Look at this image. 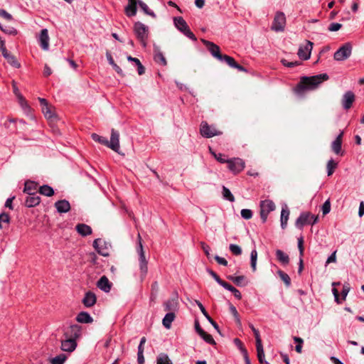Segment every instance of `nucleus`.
Returning <instances> with one entry per match:
<instances>
[{
    "mask_svg": "<svg viewBox=\"0 0 364 364\" xmlns=\"http://www.w3.org/2000/svg\"><path fill=\"white\" fill-rule=\"evenodd\" d=\"M139 6L146 15H149L153 18H156L155 13L153 11L150 10L149 6L144 2L139 0Z\"/></svg>",
    "mask_w": 364,
    "mask_h": 364,
    "instance_id": "79ce46f5",
    "label": "nucleus"
},
{
    "mask_svg": "<svg viewBox=\"0 0 364 364\" xmlns=\"http://www.w3.org/2000/svg\"><path fill=\"white\" fill-rule=\"evenodd\" d=\"M0 29L4 33L9 34V35H11V36H16L18 33V31L15 28L11 27V26H4V27L1 23H0Z\"/></svg>",
    "mask_w": 364,
    "mask_h": 364,
    "instance_id": "c03bdc74",
    "label": "nucleus"
},
{
    "mask_svg": "<svg viewBox=\"0 0 364 364\" xmlns=\"http://www.w3.org/2000/svg\"><path fill=\"white\" fill-rule=\"evenodd\" d=\"M154 59L156 63H157L163 66H165L167 65V61H166L164 54L159 50H154Z\"/></svg>",
    "mask_w": 364,
    "mask_h": 364,
    "instance_id": "e433bc0d",
    "label": "nucleus"
},
{
    "mask_svg": "<svg viewBox=\"0 0 364 364\" xmlns=\"http://www.w3.org/2000/svg\"><path fill=\"white\" fill-rule=\"evenodd\" d=\"M82 301L84 306L87 308L93 306L97 301L95 294L92 291L86 292Z\"/></svg>",
    "mask_w": 364,
    "mask_h": 364,
    "instance_id": "4be33fe9",
    "label": "nucleus"
},
{
    "mask_svg": "<svg viewBox=\"0 0 364 364\" xmlns=\"http://www.w3.org/2000/svg\"><path fill=\"white\" fill-rule=\"evenodd\" d=\"M201 41L214 58L218 60L221 58L223 54H221L220 47L218 45L205 39H201Z\"/></svg>",
    "mask_w": 364,
    "mask_h": 364,
    "instance_id": "ddd939ff",
    "label": "nucleus"
},
{
    "mask_svg": "<svg viewBox=\"0 0 364 364\" xmlns=\"http://www.w3.org/2000/svg\"><path fill=\"white\" fill-rule=\"evenodd\" d=\"M93 247L100 255L105 257L109 255V250L106 246V243L102 239H95L93 242Z\"/></svg>",
    "mask_w": 364,
    "mask_h": 364,
    "instance_id": "f3484780",
    "label": "nucleus"
},
{
    "mask_svg": "<svg viewBox=\"0 0 364 364\" xmlns=\"http://www.w3.org/2000/svg\"><path fill=\"white\" fill-rule=\"evenodd\" d=\"M322 213L323 215L328 214L331 210V203L329 200H327L324 202V203L322 205Z\"/></svg>",
    "mask_w": 364,
    "mask_h": 364,
    "instance_id": "6e6d98bb",
    "label": "nucleus"
},
{
    "mask_svg": "<svg viewBox=\"0 0 364 364\" xmlns=\"http://www.w3.org/2000/svg\"><path fill=\"white\" fill-rule=\"evenodd\" d=\"M313 43L307 41L305 46H300L297 55L300 59L306 60L310 58Z\"/></svg>",
    "mask_w": 364,
    "mask_h": 364,
    "instance_id": "4468645a",
    "label": "nucleus"
},
{
    "mask_svg": "<svg viewBox=\"0 0 364 364\" xmlns=\"http://www.w3.org/2000/svg\"><path fill=\"white\" fill-rule=\"evenodd\" d=\"M76 320L81 323H91L93 322L92 317L86 311L80 312L76 317Z\"/></svg>",
    "mask_w": 364,
    "mask_h": 364,
    "instance_id": "2f4dec72",
    "label": "nucleus"
},
{
    "mask_svg": "<svg viewBox=\"0 0 364 364\" xmlns=\"http://www.w3.org/2000/svg\"><path fill=\"white\" fill-rule=\"evenodd\" d=\"M39 42L41 47L47 50L49 48V36L48 32L46 28H43L41 30L40 36H39Z\"/></svg>",
    "mask_w": 364,
    "mask_h": 364,
    "instance_id": "393cba45",
    "label": "nucleus"
},
{
    "mask_svg": "<svg viewBox=\"0 0 364 364\" xmlns=\"http://www.w3.org/2000/svg\"><path fill=\"white\" fill-rule=\"evenodd\" d=\"M281 63L284 66L288 67V68H294L295 66H297L301 64L299 61H294V62H289L286 59H282Z\"/></svg>",
    "mask_w": 364,
    "mask_h": 364,
    "instance_id": "3c124183",
    "label": "nucleus"
},
{
    "mask_svg": "<svg viewBox=\"0 0 364 364\" xmlns=\"http://www.w3.org/2000/svg\"><path fill=\"white\" fill-rule=\"evenodd\" d=\"M275 209V205L270 200H264L260 202V218L263 223L267 221L268 214Z\"/></svg>",
    "mask_w": 364,
    "mask_h": 364,
    "instance_id": "6e6552de",
    "label": "nucleus"
},
{
    "mask_svg": "<svg viewBox=\"0 0 364 364\" xmlns=\"http://www.w3.org/2000/svg\"><path fill=\"white\" fill-rule=\"evenodd\" d=\"M173 22L177 29H178L186 36L194 41H197L196 36L190 30L187 23L181 16L174 17Z\"/></svg>",
    "mask_w": 364,
    "mask_h": 364,
    "instance_id": "7ed1b4c3",
    "label": "nucleus"
},
{
    "mask_svg": "<svg viewBox=\"0 0 364 364\" xmlns=\"http://www.w3.org/2000/svg\"><path fill=\"white\" fill-rule=\"evenodd\" d=\"M233 342H234L235 345L237 347V348L240 350L242 354L243 355V357L245 360L246 364H250V360L249 358L248 351L244 346L242 342L237 338H235L233 340Z\"/></svg>",
    "mask_w": 364,
    "mask_h": 364,
    "instance_id": "cd10ccee",
    "label": "nucleus"
},
{
    "mask_svg": "<svg viewBox=\"0 0 364 364\" xmlns=\"http://www.w3.org/2000/svg\"><path fill=\"white\" fill-rule=\"evenodd\" d=\"M38 189V184L34 181H28L24 184L23 192L28 195L36 194Z\"/></svg>",
    "mask_w": 364,
    "mask_h": 364,
    "instance_id": "473e14b6",
    "label": "nucleus"
},
{
    "mask_svg": "<svg viewBox=\"0 0 364 364\" xmlns=\"http://www.w3.org/2000/svg\"><path fill=\"white\" fill-rule=\"evenodd\" d=\"M298 248H299V250L300 257H302L303 255H304V240H303L302 237H299L298 239Z\"/></svg>",
    "mask_w": 364,
    "mask_h": 364,
    "instance_id": "13d9d810",
    "label": "nucleus"
},
{
    "mask_svg": "<svg viewBox=\"0 0 364 364\" xmlns=\"http://www.w3.org/2000/svg\"><path fill=\"white\" fill-rule=\"evenodd\" d=\"M139 1V0H128V4L124 9L125 14L127 16L132 17L136 14Z\"/></svg>",
    "mask_w": 364,
    "mask_h": 364,
    "instance_id": "412c9836",
    "label": "nucleus"
},
{
    "mask_svg": "<svg viewBox=\"0 0 364 364\" xmlns=\"http://www.w3.org/2000/svg\"><path fill=\"white\" fill-rule=\"evenodd\" d=\"M75 229L77 232L83 237L92 234V228H90V226L84 223L77 224L75 227Z\"/></svg>",
    "mask_w": 364,
    "mask_h": 364,
    "instance_id": "7c9ffc66",
    "label": "nucleus"
},
{
    "mask_svg": "<svg viewBox=\"0 0 364 364\" xmlns=\"http://www.w3.org/2000/svg\"><path fill=\"white\" fill-rule=\"evenodd\" d=\"M5 59L7 60V63L12 67L15 68H21V63L17 60L14 55L10 53L7 57L5 58Z\"/></svg>",
    "mask_w": 364,
    "mask_h": 364,
    "instance_id": "ea45409f",
    "label": "nucleus"
},
{
    "mask_svg": "<svg viewBox=\"0 0 364 364\" xmlns=\"http://www.w3.org/2000/svg\"><path fill=\"white\" fill-rule=\"evenodd\" d=\"M196 304L199 307L200 310L201 311L202 314L204 315V316L207 318V320L211 323V325L215 328L217 331H219V326L218 323L209 316L208 313L205 310L203 305L198 300H195Z\"/></svg>",
    "mask_w": 364,
    "mask_h": 364,
    "instance_id": "c85d7f7f",
    "label": "nucleus"
},
{
    "mask_svg": "<svg viewBox=\"0 0 364 364\" xmlns=\"http://www.w3.org/2000/svg\"><path fill=\"white\" fill-rule=\"evenodd\" d=\"M355 101V95L352 91H348L346 92L343 97H342V105L343 107L348 110L349 109L352 105L353 102Z\"/></svg>",
    "mask_w": 364,
    "mask_h": 364,
    "instance_id": "aec40b11",
    "label": "nucleus"
},
{
    "mask_svg": "<svg viewBox=\"0 0 364 364\" xmlns=\"http://www.w3.org/2000/svg\"><path fill=\"white\" fill-rule=\"evenodd\" d=\"M229 249L230 252L235 255H240L242 253V250L237 245L231 244Z\"/></svg>",
    "mask_w": 364,
    "mask_h": 364,
    "instance_id": "8fccbe9b",
    "label": "nucleus"
},
{
    "mask_svg": "<svg viewBox=\"0 0 364 364\" xmlns=\"http://www.w3.org/2000/svg\"><path fill=\"white\" fill-rule=\"evenodd\" d=\"M337 166H338V163L336 162L332 159L328 161L326 168H327V174L328 176H331L333 173Z\"/></svg>",
    "mask_w": 364,
    "mask_h": 364,
    "instance_id": "a19ab883",
    "label": "nucleus"
},
{
    "mask_svg": "<svg viewBox=\"0 0 364 364\" xmlns=\"http://www.w3.org/2000/svg\"><path fill=\"white\" fill-rule=\"evenodd\" d=\"M286 25V16L283 12L276 13L273 22L272 23V30L279 32L283 31Z\"/></svg>",
    "mask_w": 364,
    "mask_h": 364,
    "instance_id": "1a4fd4ad",
    "label": "nucleus"
},
{
    "mask_svg": "<svg viewBox=\"0 0 364 364\" xmlns=\"http://www.w3.org/2000/svg\"><path fill=\"white\" fill-rule=\"evenodd\" d=\"M257 256V252L255 250L252 251V271L256 269Z\"/></svg>",
    "mask_w": 364,
    "mask_h": 364,
    "instance_id": "680f3d73",
    "label": "nucleus"
},
{
    "mask_svg": "<svg viewBox=\"0 0 364 364\" xmlns=\"http://www.w3.org/2000/svg\"><path fill=\"white\" fill-rule=\"evenodd\" d=\"M15 196H12L11 198H9L5 203V207L9 208L10 210H13L14 207L12 205L13 200H14Z\"/></svg>",
    "mask_w": 364,
    "mask_h": 364,
    "instance_id": "69168bd1",
    "label": "nucleus"
},
{
    "mask_svg": "<svg viewBox=\"0 0 364 364\" xmlns=\"http://www.w3.org/2000/svg\"><path fill=\"white\" fill-rule=\"evenodd\" d=\"M276 257L278 261L284 265H287L289 262V256L281 250H277L276 251Z\"/></svg>",
    "mask_w": 364,
    "mask_h": 364,
    "instance_id": "4c0bfd02",
    "label": "nucleus"
},
{
    "mask_svg": "<svg viewBox=\"0 0 364 364\" xmlns=\"http://www.w3.org/2000/svg\"><path fill=\"white\" fill-rule=\"evenodd\" d=\"M241 215L245 219L250 218V209H243L241 210Z\"/></svg>",
    "mask_w": 364,
    "mask_h": 364,
    "instance_id": "774afa93",
    "label": "nucleus"
},
{
    "mask_svg": "<svg viewBox=\"0 0 364 364\" xmlns=\"http://www.w3.org/2000/svg\"><path fill=\"white\" fill-rule=\"evenodd\" d=\"M278 274L280 279L284 282L287 287H289L291 285V279L289 276L282 270L278 271Z\"/></svg>",
    "mask_w": 364,
    "mask_h": 364,
    "instance_id": "a18cd8bd",
    "label": "nucleus"
},
{
    "mask_svg": "<svg viewBox=\"0 0 364 364\" xmlns=\"http://www.w3.org/2000/svg\"><path fill=\"white\" fill-rule=\"evenodd\" d=\"M219 60L226 63L231 68H234L237 63L232 57L228 55H222L221 58Z\"/></svg>",
    "mask_w": 364,
    "mask_h": 364,
    "instance_id": "37998d69",
    "label": "nucleus"
},
{
    "mask_svg": "<svg viewBox=\"0 0 364 364\" xmlns=\"http://www.w3.org/2000/svg\"><path fill=\"white\" fill-rule=\"evenodd\" d=\"M134 31L144 47L146 46L148 38V27L141 22H136L134 25Z\"/></svg>",
    "mask_w": 364,
    "mask_h": 364,
    "instance_id": "39448f33",
    "label": "nucleus"
},
{
    "mask_svg": "<svg viewBox=\"0 0 364 364\" xmlns=\"http://www.w3.org/2000/svg\"><path fill=\"white\" fill-rule=\"evenodd\" d=\"M97 287L105 293L110 291L112 283L106 276H102L97 282Z\"/></svg>",
    "mask_w": 364,
    "mask_h": 364,
    "instance_id": "5701e85b",
    "label": "nucleus"
},
{
    "mask_svg": "<svg viewBox=\"0 0 364 364\" xmlns=\"http://www.w3.org/2000/svg\"><path fill=\"white\" fill-rule=\"evenodd\" d=\"M175 317H176L175 313H173V312H168L165 315V316H164V318H163V321H162V323H163L164 326L166 328L169 329L171 328V323L175 319Z\"/></svg>",
    "mask_w": 364,
    "mask_h": 364,
    "instance_id": "f704fd0d",
    "label": "nucleus"
},
{
    "mask_svg": "<svg viewBox=\"0 0 364 364\" xmlns=\"http://www.w3.org/2000/svg\"><path fill=\"white\" fill-rule=\"evenodd\" d=\"M81 335V326L77 324L69 326L64 333L65 338H72L76 341Z\"/></svg>",
    "mask_w": 364,
    "mask_h": 364,
    "instance_id": "2eb2a0df",
    "label": "nucleus"
},
{
    "mask_svg": "<svg viewBox=\"0 0 364 364\" xmlns=\"http://www.w3.org/2000/svg\"><path fill=\"white\" fill-rule=\"evenodd\" d=\"M201 248L203 249L204 253L207 256L208 258H210V247L208 245L205 243L204 242H200V243Z\"/></svg>",
    "mask_w": 364,
    "mask_h": 364,
    "instance_id": "864d4df0",
    "label": "nucleus"
},
{
    "mask_svg": "<svg viewBox=\"0 0 364 364\" xmlns=\"http://www.w3.org/2000/svg\"><path fill=\"white\" fill-rule=\"evenodd\" d=\"M200 336L201 338H203V339L206 343L211 344V345L215 344V342L213 336L211 335L208 334V333H206L205 331H204V334H201Z\"/></svg>",
    "mask_w": 364,
    "mask_h": 364,
    "instance_id": "09e8293b",
    "label": "nucleus"
},
{
    "mask_svg": "<svg viewBox=\"0 0 364 364\" xmlns=\"http://www.w3.org/2000/svg\"><path fill=\"white\" fill-rule=\"evenodd\" d=\"M139 253V263L140 269V277L141 280L146 277L148 272V262L146 259L145 254L143 249V245L140 244V250H138Z\"/></svg>",
    "mask_w": 364,
    "mask_h": 364,
    "instance_id": "9b49d317",
    "label": "nucleus"
},
{
    "mask_svg": "<svg viewBox=\"0 0 364 364\" xmlns=\"http://www.w3.org/2000/svg\"><path fill=\"white\" fill-rule=\"evenodd\" d=\"M66 360V355L64 354H60L55 358H52V364H63Z\"/></svg>",
    "mask_w": 364,
    "mask_h": 364,
    "instance_id": "de8ad7c7",
    "label": "nucleus"
},
{
    "mask_svg": "<svg viewBox=\"0 0 364 364\" xmlns=\"http://www.w3.org/2000/svg\"><path fill=\"white\" fill-rule=\"evenodd\" d=\"M318 221V216L311 215L309 212H304L300 214L299 217L296 220V226L302 229L305 225H314Z\"/></svg>",
    "mask_w": 364,
    "mask_h": 364,
    "instance_id": "20e7f679",
    "label": "nucleus"
},
{
    "mask_svg": "<svg viewBox=\"0 0 364 364\" xmlns=\"http://www.w3.org/2000/svg\"><path fill=\"white\" fill-rule=\"evenodd\" d=\"M213 155L215 156V158L219 162L224 164L228 163V159H226V156L222 154H216L215 152H212Z\"/></svg>",
    "mask_w": 364,
    "mask_h": 364,
    "instance_id": "5fc2aeb1",
    "label": "nucleus"
},
{
    "mask_svg": "<svg viewBox=\"0 0 364 364\" xmlns=\"http://www.w3.org/2000/svg\"><path fill=\"white\" fill-rule=\"evenodd\" d=\"M15 122H16L15 119H10L8 121L4 122V126H5L6 128L10 129L11 132H15L16 129L15 126L14 127H11V124H14Z\"/></svg>",
    "mask_w": 364,
    "mask_h": 364,
    "instance_id": "4d7b16f0",
    "label": "nucleus"
},
{
    "mask_svg": "<svg viewBox=\"0 0 364 364\" xmlns=\"http://www.w3.org/2000/svg\"><path fill=\"white\" fill-rule=\"evenodd\" d=\"M41 202V198L36 194L28 195L25 200V205L28 208H33L38 205Z\"/></svg>",
    "mask_w": 364,
    "mask_h": 364,
    "instance_id": "bb28decb",
    "label": "nucleus"
},
{
    "mask_svg": "<svg viewBox=\"0 0 364 364\" xmlns=\"http://www.w3.org/2000/svg\"><path fill=\"white\" fill-rule=\"evenodd\" d=\"M119 133L114 129H111L110 141H108L107 138L101 136L97 134L93 133L91 134V138L93 141L98 142L100 144L105 145L114 151L119 153Z\"/></svg>",
    "mask_w": 364,
    "mask_h": 364,
    "instance_id": "f03ea898",
    "label": "nucleus"
},
{
    "mask_svg": "<svg viewBox=\"0 0 364 364\" xmlns=\"http://www.w3.org/2000/svg\"><path fill=\"white\" fill-rule=\"evenodd\" d=\"M349 291H350L349 284H344L343 287L342 291H341V294H342L343 299H346V297L348 293L349 292Z\"/></svg>",
    "mask_w": 364,
    "mask_h": 364,
    "instance_id": "0e129e2a",
    "label": "nucleus"
},
{
    "mask_svg": "<svg viewBox=\"0 0 364 364\" xmlns=\"http://www.w3.org/2000/svg\"><path fill=\"white\" fill-rule=\"evenodd\" d=\"M342 27V25L339 23H331L328 26L329 31H337Z\"/></svg>",
    "mask_w": 364,
    "mask_h": 364,
    "instance_id": "bf43d9fd",
    "label": "nucleus"
},
{
    "mask_svg": "<svg viewBox=\"0 0 364 364\" xmlns=\"http://www.w3.org/2000/svg\"><path fill=\"white\" fill-rule=\"evenodd\" d=\"M38 101L41 104L42 112L44 114V116L47 119H53L55 117L53 107L49 105L48 101L46 99L41 97H38Z\"/></svg>",
    "mask_w": 364,
    "mask_h": 364,
    "instance_id": "dca6fc26",
    "label": "nucleus"
},
{
    "mask_svg": "<svg viewBox=\"0 0 364 364\" xmlns=\"http://www.w3.org/2000/svg\"><path fill=\"white\" fill-rule=\"evenodd\" d=\"M326 73L313 76H303L299 82L294 87V92L298 95H302L307 90H316L323 82L328 80Z\"/></svg>",
    "mask_w": 364,
    "mask_h": 364,
    "instance_id": "f257e3e1",
    "label": "nucleus"
},
{
    "mask_svg": "<svg viewBox=\"0 0 364 364\" xmlns=\"http://www.w3.org/2000/svg\"><path fill=\"white\" fill-rule=\"evenodd\" d=\"M38 192L40 194L46 196H52L54 195L53 188L48 185H43L40 186L38 189Z\"/></svg>",
    "mask_w": 364,
    "mask_h": 364,
    "instance_id": "58836bf2",
    "label": "nucleus"
},
{
    "mask_svg": "<svg viewBox=\"0 0 364 364\" xmlns=\"http://www.w3.org/2000/svg\"><path fill=\"white\" fill-rule=\"evenodd\" d=\"M55 207L59 213H66L70 210V204L67 200H60L55 203Z\"/></svg>",
    "mask_w": 364,
    "mask_h": 364,
    "instance_id": "a878e982",
    "label": "nucleus"
},
{
    "mask_svg": "<svg viewBox=\"0 0 364 364\" xmlns=\"http://www.w3.org/2000/svg\"><path fill=\"white\" fill-rule=\"evenodd\" d=\"M343 135V132H341L336 138V139L331 144V149L332 151L337 155H343V151H342V138Z\"/></svg>",
    "mask_w": 364,
    "mask_h": 364,
    "instance_id": "6ab92c4d",
    "label": "nucleus"
},
{
    "mask_svg": "<svg viewBox=\"0 0 364 364\" xmlns=\"http://www.w3.org/2000/svg\"><path fill=\"white\" fill-rule=\"evenodd\" d=\"M289 216V210L287 206L285 205L282 207L281 211V227L282 229H284L287 227V220Z\"/></svg>",
    "mask_w": 364,
    "mask_h": 364,
    "instance_id": "72a5a7b5",
    "label": "nucleus"
},
{
    "mask_svg": "<svg viewBox=\"0 0 364 364\" xmlns=\"http://www.w3.org/2000/svg\"><path fill=\"white\" fill-rule=\"evenodd\" d=\"M0 16L7 21H11L13 19L12 16L4 9H0Z\"/></svg>",
    "mask_w": 364,
    "mask_h": 364,
    "instance_id": "052dcab7",
    "label": "nucleus"
},
{
    "mask_svg": "<svg viewBox=\"0 0 364 364\" xmlns=\"http://www.w3.org/2000/svg\"><path fill=\"white\" fill-rule=\"evenodd\" d=\"M230 311L232 313V314L233 315V316L236 318V320L237 321H239L238 312H237L236 308L233 305H232V304L230 305Z\"/></svg>",
    "mask_w": 364,
    "mask_h": 364,
    "instance_id": "338daca9",
    "label": "nucleus"
},
{
    "mask_svg": "<svg viewBox=\"0 0 364 364\" xmlns=\"http://www.w3.org/2000/svg\"><path fill=\"white\" fill-rule=\"evenodd\" d=\"M164 310L168 312H173L176 311L178 309V295H176L164 304Z\"/></svg>",
    "mask_w": 364,
    "mask_h": 364,
    "instance_id": "a211bd4d",
    "label": "nucleus"
},
{
    "mask_svg": "<svg viewBox=\"0 0 364 364\" xmlns=\"http://www.w3.org/2000/svg\"><path fill=\"white\" fill-rule=\"evenodd\" d=\"M352 53V46L346 43L341 46L334 53L333 58L337 61H343L348 58Z\"/></svg>",
    "mask_w": 364,
    "mask_h": 364,
    "instance_id": "0eeeda50",
    "label": "nucleus"
},
{
    "mask_svg": "<svg viewBox=\"0 0 364 364\" xmlns=\"http://www.w3.org/2000/svg\"><path fill=\"white\" fill-rule=\"evenodd\" d=\"M223 196L224 199L229 200L230 202H233L235 200V198L230 191L226 188L225 186H223Z\"/></svg>",
    "mask_w": 364,
    "mask_h": 364,
    "instance_id": "49530a36",
    "label": "nucleus"
},
{
    "mask_svg": "<svg viewBox=\"0 0 364 364\" xmlns=\"http://www.w3.org/2000/svg\"><path fill=\"white\" fill-rule=\"evenodd\" d=\"M215 259L216 260V262L219 264H221V265H223V266H227L228 265V261L223 258V257H221L218 255H215L214 257Z\"/></svg>",
    "mask_w": 364,
    "mask_h": 364,
    "instance_id": "e2e57ef3",
    "label": "nucleus"
},
{
    "mask_svg": "<svg viewBox=\"0 0 364 364\" xmlns=\"http://www.w3.org/2000/svg\"><path fill=\"white\" fill-rule=\"evenodd\" d=\"M227 164L229 170L235 174L242 171L245 168V162L238 158L228 160Z\"/></svg>",
    "mask_w": 364,
    "mask_h": 364,
    "instance_id": "f8f14e48",
    "label": "nucleus"
},
{
    "mask_svg": "<svg viewBox=\"0 0 364 364\" xmlns=\"http://www.w3.org/2000/svg\"><path fill=\"white\" fill-rule=\"evenodd\" d=\"M200 133L205 138H211L222 134V132L218 130L215 126H210L205 121H203L200 125Z\"/></svg>",
    "mask_w": 364,
    "mask_h": 364,
    "instance_id": "423d86ee",
    "label": "nucleus"
},
{
    "mask_svg": "<svg viewBox=\"0 0 364 364\" xmlns=\"http://www.w3.org/2000/svg\"><path fill=\"white\" fill-rule=\"evenodd\" d=\"M228 279L232 281L235 285L238 287L246 286L248 284V279L246 277L240 275V276H228Z\"/></svg>",
    "mask_w": 364,
    "mask_h": 364,
    "instance_id": "c756f323",
    "label": "nucleus"
},
{
    "mask_svg": "<svg viewBox=\"0 0 364 364\" xmlns=\"http://www.w3.org/2000/svg\"><path fill=\"white\" fill-rule=\"evenodd\" d=\"M156 364H173V363L166 353H161L156 357Z\"/></svg>",
    "mask_w": 364,
    "mask_h": 364,
    "instance_id": "c9c22d12",
    "label": "nucleus"
},
{
    "mask_svg": "<svg viewBox=\"0 0 364 364\" xmlns=\"http://www.w3.org/2000/svg\"><path fill=\"white\" fill-rule=\"evenodd\" d=\"M77 346L76 341L68 338H65V340L61 342V349L63 351L72 352Z\"/></svg>",
    "mask_w": 364,
    "mask_h": 364,
    "instance_id": "b1692460",
    "label": "nucleus"
},
{
    "mask_svg": "<svg viewBox=\"0 0 364 364\" xmlns=\"http://www.w3.org/2000/svg\"><path fill=\"white\" fill-rule=\"evenodd\" d=\"M252 331L253 332L254 336L255 337L257 358H258L259 363L269 364V363H267V361L264 360V353L263 346L262 344V340L260 338L259 331L255 329L252 326Z\"/></svg>",
    "mask_w": 364,
    "mask_h": 364,
    "instance_id": "9d476101",
    "label": "nucleus"
},
{
    "mask_svg": "<svg viewBox=\"0 0 364 364\" xmlns=\"http://www.w3.org/2000/svg\"><path fill=\"white\" fill-rule=\"evenodd\" d=\"M9 223L10 222V217H9V215L8 213H2L0 214V229H1L3 227H2V225H1V223Z\"/></svg>",
    "mask_w": 364,
    "mask_h": 364,
    "instance_id": "603ef678",
    "label": "nucleus"
}]
</instances>
